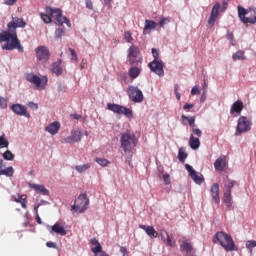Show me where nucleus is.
Here are the masks:
<instances>
[{"mask_svg": "<svg viewBox=\"0 0 256 256\" xmlns=\"http://www.w3.org/2000/svg\"><path fill=\"white\" fill-rule=\"evenodd\" d=\"M27 23L22 18H16L12 22L7 24L8 31L3 30L0 32V43L3 51H13L17 49L19 53H23L24 49L21 45V41L17 37V27L25 29Z\"/></svg>", "mask_w": 256, "mask_h": 256, "instance_id": "obj_1", "label": "nucleus"}, {"mask_svg": "<svg viewBox=\"0 0 256 256\" xmlns=\"http://www.w3.org/2000/svg\"><path fill=\"white\" fill-rule=\"evenodd\" d=\"M213 243H220L221 247L226 251H237L233 237L224 231L217 232L214 235Z\"/></svg>", "mask_w": 256, "mask_h": 256, "instance_id": "obj_2", "label": "nucleus"}, {"mask_svg": "<svg viewBox=\"0 0 256 256\" xmlns=\"http://www.w3.org/2000/svg\"><path fill=\"white\" fill-rule=\"evenodd\" d=\"M238 9V17L244 25L247 23H251V25H255L256 23V9H245L243 6L239 5Z\"/></svg>", "mask_w": 256, "mask_h": 256, "instance_id": "obj_3", "label": "nucleus"}, {"mask_svg": "<svg viewBox=\"0 0 256 256\" xmlns=\"http://www.w3.org/2000/svg\"><path fill=\"white\" fill-rule=\"evenodd\" d=\"M46 13H48L50 17L55 20L56 25L61 26L63 25V23H66L67 27H71V21H69L67 17L63 16V12L61 11V9L46 7Z\"/></svg>", "mask_w": 256, "mask_h": 256, "instance_id": "obj_4", "label": "nucleus"}, {"mask_svg": "<svg viewBox=\"0 0 256 256\" xmlns=\"http://www.w3.org/2000/svg\"><path fill=\"white\" fill-rule=\"evenodd\" d=\"M89 209V199L87 198V194H80L74 205L71 206V211L73 213H83Z\"/></svg>", "mask_w": 256, "mask_h": 256, "instance_id": "obj_5", "label": "nucleus"}, {"mask_svg": "<svg viewBox=\"0 0 256 256\" xmlns=\"http://www.w3.org/2000/svg\"><path fill=\"white\" fill-rule=\"evenodd\" d=\"M253 126V122L247 118V116H240L237 121L236 126V137H239V135H243V133H247L251 131V127Z\"/></svg>", "mask_w": 256, "mask_h": 256, "instance_id": "obj_6", "label": "nucleus"}, {"mask_svg": "<svg viewBox=\"0 0 256 256\" xmlns=\"http://www.w3.org/2000/svg\"><path fill=\"white\" fill-rule=\"evenodd\" d=\"M25 78H26V81H28V83L35 85L36 89H41V90L47 87V83L49 81L47 76L39 77L33 73L26 74Z\"/></svg>", "mask_w": 256, "mask_h": 256, "instance_id": "obj_7", "label": "nucleus"}, {"mask_svg": "<svg viewBox=\"0 0 256 256\" xmlns=\"http://www.w3.org/2000/svg\"><path fill=\"white\" fill-rule=\"evenodd\" d=\"M107 109L116 115H125V117H128L129 119L133 117V111L131 109L119 104L108 103Z\"/></svg>", "mask_w": 256, "mask_h": 256, "instance_id": "obj_8", "label": "nucleus"}, {"mask_svg": "<svg viewBox=\"0 0 256 256\" xmlns=\"http://www.w3.org/2000/svg\"><path fill=\"white\" fill-rule=\"evenodd\" d=\"M127 94L133 103H143V100L145 99L143 96V91L135 86H129L127 89Z\"/></svg>", "mask_w": 256, "mask_h": 256, "instance_id": "obj_9", "label": "nucleus"}, {"mask_svg": "<svg viewBox=\"0 0 256 256\" xmlns=\"http://www.w3.org/2000/svg\"><path fill=\"white\" fill-rule=\"evenodd\" d=\"M120 141L122 149L127 153V151H131V146L135 145L137 139L135 138V135L126 133L122 134Z\"/></svg>", "mask_w": 256, "mask_h": 256, "instance_id": "obj_10", "label": "nucleus"}, {"mask_svg": "<svg viewBox=\"0 0 256 256\" xmlns=\"http://www.w3.org/2000/svg\"><path fill=\"white\" fill-rule=\"evenodd\" d=\"M83 139V132L81 130H72L71 135L62 139V143L73 145V143H79Z\"/></svg>", "mask_w": 256, "mask_h": 256, "instance_id": "obj_11", "label": "nucleus"}, {"mask_svg": "<svg viewBox=\"0 0 256 256\" xmlns=\"http://www.w3.org/2000/svg\"><path fill=\"white\" fill-rule=\"evenodd\" d=\"M164 67L165 65L163 64L162 60H153L149 63L150 71L159 77H163V75H165V71L163 70Z\"/></svg>", "mask_w": 256, "mask_h": 256, "instance_id": "obj_12", "label": "nucleus"}, {"mask_svg": "<svg viewBox=\"0 0 256 256\" xmlns=\"http://www.w3.org/2000/svg\"><path fill=\"white\" fill-rule=\"evenodd\" d=\"M185 169L188 171L191 179L196 183V185H201L203 181H205V178L203 177L202 174H199L193 169V166L189 164H185Z\"/></svg>", "mask_w": 256, "mask_h": 256, "instance_id": "obj_13", "label": "nucleus"}, {"mask_svg": "<svg viewBox=\"0 0 256 256\" xmlns=\"http://www.w3.org/2000/svg\"><path fill=\"white\" fill-rule=\"evenodd\" d=\"M36 57L38 61H41L42 63H47L49 61V57H51V53L49 52V49L45 46H39L36 48Z\"/></svg>", "mask_w": 256, "mask_h": 256, "instance_id": "obj_14", "label": "nucleus"}, {"mask_svg": "<svg viewBox=\"0 0 256 256\" xmlns=\"http://www.w3.org/2000/svg\"><path fill=\"white\" fill-rule=\"evenodd\" d=\"M11 111L15 113V115H19V117H26L27 119H31V114L27 111V107L21 104H13L10 107Z\"/></svg>", "mask_w": 256, "mask_h": 256, "instance_id": "obj_15", "label": "nucleus"}, {"mask_svg": "<svg viewBox=\"0 0 256 256\" xmlns=\"http://www.w3.org/2000/svg\"><path fill=\"white\" fill-rule=\"evenodd\" d=\"M221 7V4L219 2H216L212 8L210 18L208 19V24H210L211 27L215 25V21H217V17H219V8Z\"/></svg>", "mask_w": 256, "mask_h": 256, "instance_id": "obj_16", "label": "nucleus"}, {"mask_svg": "<svg viewBox=\"0 0 256 256\" xmlns=\"http://www.w3.org/2000/svg\"><path fill=\"white\" fill-rule=\"evenodd\" d=\"M49 233L53 235V233H57V235H61V237H65L67 235V230L60 223H55L52 227L48 229Z\"/></svg>", "mask_w": 256, "mask_h": 256, "instance_id": "obj_17", "label": "nucleus"}, {"mask_svg": "<svg viewBox=\"0 0 256 256\" xmlns=\"http://www.w3.org/2000/svg\"><path fill=\"white\" fill-rule=\"evenodd\" d=\"M210 194L212 197V201L219 205L221 203V198L219 197V183H214L210 188Z\"/></svg>", "mask_w": 256, "mask_h": 256, "instance_id": "obj_18", "label": "nucleus"}, {"mask_svg": "<svg viewBox=\"0 0 256 256\" xmlns=\"http://www.w3.org/2000/svg\"><path fill=\"white\" fill-rule=\"evenodd\" d=\"M139 229H143L150 239H157V237H159V232L155 231L153 226L140 224Z\"/></svg>", "mask_w": 256, "mask_h": 256, "instance_id": "obj_19", "label": "nucleus"}, {"mask_svg": "<svg viewBox=\"0 0 256 256\" xmlns=\"http://www.w3.org/2000/svg\"><path fill=\"white\" fill-rule=\"evenodd\" d=\"M15 170L13 166L5 168V162L3 159H0V175H5V177H13Z\"/></svg>", "mask_w": 256, "mask_h": 256, "instance_id": "obj_20", "label": "nucleus"}, {"mask_svg": "<svg viewBox=\"0 0 256 256\" xmlns=\"http://www.w3.org/2000/svg\"><path fill=\"white\" fill-rule=\"evenodd\" d=\"M241 111H243V101L237 100L234 102L230 108V114L237 117V115H241Z\"/></svg>", "mask_w": 256, "mask_h": 256, "instance_id": "obj_21", "label": "nucleus"}, {"mask_svg": "<svg viewBox=\"0 0 256 256\" xmlns=\"http://www.w3.org/2000/svg\"><path fill=\"white\" fill-rule=\"evenodd\" d=\"M180 250L182 252L187 253V255H190L193 252V244L189 240H183L182 243L180 244Z\"/></svg>", "mask_w": 256, "mask_h": 256, "instance_id": "obj_22", "label": "nucleus"}, {"mask_svg": "<svg viewBox=\"0 0 256 256\" xmlns=\"http://www.w3.org/2000/svg\"><path fill=\"white\" fill-rule=\"evenodd\" d=\"M225 167H227V158H218L214 162V168L216 171H225Z\"/></svg>", "mask_w": 256, "mask_h": 256, "instance_id": "obj_23", "label": "nucleus"}, {"mask_svg": "<svg viewBox=\"0 0 256 256\" xmlns=\"http://www.w3.org/2000/svg\"><path fill=\"white\" fill-rule=\"evenodd\" d=\"M59 129H61V124H59V122H53L46 127V131L50 133V135H57Z\"/></svg>", "mask_w": 256, "mask_h": 256, "instance_id": "obj_24", "label": "nucleus"}, {"mask_svg": "<svg viewBox=\"0 0 256 256\" xmlns=\"http://www.w3.org/2000/svg\"><path fill=\"white\" fill-rule=\"evenodd\" d=\"M189 145L191 149L197 151V149L201 147V140H199V138H196L193 134H191L189 138Z\"/></svg>", "mask_w": 256, "mask_h": 256, "instance_id": "obj_25", "label": "nucleus"}, {"mask_svg": "<svg viewBox=\"0 0 256 256\" xmlns=\"http://www.w3.org/2000/svg\"><path fill=\"white\" fill-rule=\"evenodd\" d=\"M12 200H14L15 203H20L22 209H27V196L25 195L12 196Z\"/></svg>", "mask_w": 256, "mask_h": 256, "instance_id": "obj_26", "label": "nucleus"}, {"mask_svg": "<svg viewBox=\"0 0 256 256\" xmlns=\"http://www.w3.org/2000/svg\"><path fill=\"white\" fill-rule=\"evenodd\" d=\"M31 189H34L36 193H41L42 195H49V190L41 184H30Z\"/></svg>", "mask_w": 256, "mask_h": 256, "instance_id": "obj_27", "label": "nucleus"}, {"mask_svg": "<svg viewBox=\"0 0 256 256\" xmlns=\"http://www.w3.org/2000/svg\"><path fill=\"white\" fill-rule=\"evenodd\" d=\"M61 63V59H58L54 64H52V73L57 75V77L63 74V68H61Z\"/></svg>", "mask_w": 256, "mask_h": 256, "instance_id": "obj_28", "label": "nucleus"}, {"mask_svg": "<svg viewBox=\"0 0 256 256\" xmlns=\"http://www.w3.org/2000/svg\"><path fill=\"white\" fill-rule=\"evenodd\" d=\"M157 27V24L153 20H145V26L143 30V35H147L149 32Z\"/></svg>", "mask_w": 256, "mask_h": 256, "instance_id": "obj_29", "label": "nucleus"}, {"mask_svg": "<svg viewBox=\"0 0 256 256\" xmlns=\"http://www.w3.org/2000/svg\"><path fill=\"white\" fill-rule=\"evenodd\" d=\"M181 119H182L183 125H187V123H188V125L191 127V129H195V116H192L189 118L185 115H182Z\"/></svg>", "mask_w": 256, "mask_h": 256, "instance_id": "obj_30", "label": "nucleus"}, {"mask_svg": "<svg viewBox=\"0 0 256 256\" xmlns=\"http://www.w3.org/2000/svg\"><path fill=\"white\" fill-rule=\"evenodd\" d=\"M139 53H140L139 47L132 45L128 49L127 57H136V58H138L139 57Z\"/></svg>", "mask_w": 256, "mask_h": 256, "instance_id": "obj_31", "label": "nucleus"}, {"mask_svg": "<svg viewBox=\"0 0 256 256\" xmlns=\"http://www.w3.org/2000/svg\"><path fill=\"white\" fill-rule=\"evenodd\" d=\"M232 59H234V61H245V51L243 50H239L236 53H234L232 55Z\"/></svg>", "mask_w": 256, "mask_h": 256, "instance_id": "obj_32", "label": "nucleus"}, {"mask_svg": "<svg viewBox=\"0 0 256 256\" xmlns=\"http://www.w3.org/2000/svg\"><path fill=\"white\" fill-rule=\"evenodd\" d=\"M139 75H141V69H139L138 67H131L129 69V77H131L132 79H137Z\"/></svg>", "mask_w": 256, "mask_h": 256, "instance_id": "obj_33", "label": "nucleus"}, {"mask_svg": "<svg viewBox=\"0 0 256 256\" xmlns=\"http://www.w3.org/2000/svg\"><path fill=\"white\" fill-rule=\"evenodd\" d=\"M235 185H237V181L235 180H228V183H226L224 185V189L226 193H231V189H233V187H235Z\"/></svg>", "mask_w": 256, "mask_h": 256, "instance_id": "obj_34", "label": "nucleus"}, {"mask_svg": "<svg viewBox=\"0 0 256 256\" xmlns=\"http://www.w3.org/2000/svg\"><path fill=\"white\" fill-rule=\"evenodd\" d=\"M188 154L185 152V148L181 147L178 151V159L181 163H185V159H187Z\"/></svg>", "mask_w": 256, "mask_h": 256, "instance_id": "obj_35", "label": "nucleus"}, {"mask_svg": "<svg viewBox=\"0 0 256 256\" xmlns=\"http://www.w3.org/2000/svg\"><path fill=\"white\" fill-rule=\"evenodd\" d=\"M88 169H91V163L83 164V165H78L75 167V170L78 173H85Z\"/></svg>", "mask_w": 256, "mask_h": 256, "instance_id": "obj_36", "label": "nucleus"}, {"mask_svg": "<svg viewBox=\"0 0 256 256\" xmlns=\"http://www.w3.org/2000/svg\"><path fill=\"white\" fill-rule=\"evenodd\" d=\"M2 157L3 159H5V161H13V159H15V155L10 150H7L6 152H4L2 154Z\"/></svg>", "mask_w": 256, "mask_h": 256, "instance_id": "obj_37", "label": "nucleus"}, {"mask_svg": "<svg viewBox=\"0 0 256 256\" xmlns=\"http://www.w3.org/2000/svg\"><path fill=\"white\" fill-rule=\"evenodd\" d=\"M167 239L165 238V243L166 245H168V247H175L177 244L175 242V240L171 239V236H169V233L167 231H164Z\"/></svg>", "mask_w": 256, "mask_h": 256, "instance_id": "obj_38", "label": "nucleus"}, {"mask_svg": "<svg viewBox=\"0 0 256 256\" xmlns=\"http://www.w3.org/2000/svg\"><path fill=\"white\" fill-rule=\"evenodd\" d=\"M223 201L228 205V207H231L232 198H231V192H224L223 194Z\"/></svg>", "mask_w": 256, "mask_h": 256, "instance_id": "obj_39", "label": "nucleus"}, {"mask_svg": "<svg viewBox=\"0 0 256 256\" xmlns=\"http://www.w3.org/2000/svg\"><path fill=\"white\" fill-rule=\"evenodd\" d=\"M96 163H98V165H101V167H107V165H109V160L105 159V158H95Z\"/></svg>", "mask_w": 256, "mask_h": 256, "instance_id": "obj_40", "label": "nucleus"}, {"mask_svg": "<svg viewBox=\"0 0 256 256\" xmlns=\"http://www.w3.org/2000/svg\"><path fill=\"white\" fill-rule=\"evenodd\" d=\"M256 247V241L255 240H248L246 241V248L249 249L250 253H253V248Z\"/></svg>", "mask_w": 256, "mask_h": 256, "instance_id": "obj_41", "label": "nucleus"}, {"mask_svg": "<svg viewBox=\"0 0 256 256\" xmlns=\"http://www.w3.org/2000/svg\"><path fill=\"white\" fill-rule=\"evenodd\" d=\"M9 147V140L5 139V135L0 136V149Z\"/></svg>", "mask_w": 256, "mask_h": 256, "instance_id": "obj_42", "label": "nucleus"}, {"mask_svg": "<svg viewBox=\"0 0 256 256\" xmlns=\"http://www.w3.org/2000/svg\"><path fill=\"white\" fill-rule=\"evenodd\" d=\"M92 253H94V255H99L100 253H104L105 251H103V247L101 246V244L96 245L94 248L91 249Z\"/></svg>", "mask_w": 256, "mask_h": 256, "instance_id": "obj_43", "label": "nucleus"}, {"mask_svg": "<svg viewBox=\"0 0 256 256\" xmlns=\"http://www.w3.org/2000/svg\"><path fill=\"white\" fill-rule=\"evenodd\" d=\"M40 17L42 19V21L46 24L51 23V15L49 16V14H45V13H40Z\"/></svg>", "mask_w": 256, "mask_h": 256, "instance_id": "obj_44", "label": "nucleus"}, {"mask_svg": "<svg viewBox=\"0 0 256 256\" xmlns=\"http://www.w3.org/2000/svg\"><path fill=\"white\" fill-rule=\"evenodd\" d=\"M167 23H171V17H166V18L163 17L159 21L160 27H165V25H167Z\"/></svg>", "mask_w": 256, "mask_h": 256, "instance_id": "obj_45", "label": "nucleus"}, {"mask_svg": "<svg viewBox=\"0 0 256 256\" xmlns=\"http://www.w3.org/2000/svg\"><path fill=\"white\" fill-rule=\"evenodd\" d=\"M65 35V30L58 28L55 31V39H61Z\"/></svg>", "mask_w": 256, "mask_h": 256, "instance_id": "obj_46", "label": "nucleus"}, {"mask_svg": "<svg viewBox=\"0 0 256 256\" xmlns=\"http://www.w3.org/2000/svg\"><path fill=\"white\" fill-rule=\"evenodd\" d=\"M124 39H125L126 43H131V41H133V36H132L131 32L125 31Z\"/></svg>", "mask_w": 256, "mask_h": 256, "instance_id": "obj_47", "label": "nucleus"}, {"mask_svg": "<svg viewBox=\"0 0 256 256\" xmlns=\"http://www.w3.org/2000/svg\"><path fill=\"white\" fill-rule=\"evenodd\" d=\"M128 63H130V65H138L139 63H141V60H137L136 57H127Z\"/></svg>", "mask_w": 256, "mask_h": 256, "instance_id": "obj_48", "label": "nucleus"}, {"mask_svg": "<svg viewBox=\"0 0 256 256\" xmlns=\"http://www.w3.org/2000/svg\"><path fill=\"white\" fill-rule=\"evenodd\" d=\"M162 179L165 185H171V176L169 174H163Z\"/></svg>", "mask_w": 256, "mask_h": 256, "instance_id": "obj_49", "label": "nucleus"}, {"mask_svg": "<svg viewBox=\"0 0 256 256\" xmlns=\"http://www.w3.org/2000/svg\"><path fill=\"white\" fill-rule=\"evenodd\" d=\"M152 55L154 57V61H161V59H159V50L152 48Z\"/></svg>", "mask_w": 256, "mask_h": 256, "instance_id": "obj_50", "label": "nucleus"}, {"mask_svg": "<svg viewBox=\"0 0 256 256\" xmlns=\"http://www.w3.org/2000/svg\"><path fill=\"white\" fill-rule=\"evenodd\" d=\"M0 107L2 109H7V98L0 97Z\"/></svg>", "mask_w": 256, "mask_h": 256, "instance_id": "obj_51", "label": "nucleus"}, {"mask_svg": "<svg viewBox=\"0 0 256 256\" xmlns=\"http://www.w3.org/2000/svg\"><path fill=\"white\" fill-rule=\"evenodd\" d=\"M192 135H196V137H201V135H203V132L201 131V129L199 128H193L192 129Z\"/></svg>", "mask_w": 256, "mask_h": 256, "instance_id": "obj_52", "label": "nucleus"}, {"mask_svg": "<svg viewBox=\"0 0 256 256\" xmlns=\"http://www.w3.org/2000/svg\"><path fill=\"white\" fill-rule=\"evenodd\" d=\"M69 51L71 53L72 56V61H79V57H77V53H75V50H73L72 48H69Z\"/></svg>", "mask_w": 256, "mask_h": 256, "instance_id": "obj_53", "label": "nucleus"}, {"mask_svg": "<svg viewBox=\"0 0 256 256\" xmlns=\"http://www.w3.org/2000/svg\"><path fill=\"white\" fill-rule=\"evenodd\" d=\"M37 209H39V205L34 208V211H35V213H36V221H37V223H38L39 225H41L43 222L41 221V217H39V212H38Z\"/></svg>", "mask_w": 256, "mask_h": 256, "instance_id": "obj_54", "label": "nucleus"}, {"mask_svg": "<svg viewBox=\"0 0 256 256\" xmlns=\"http://www.w3.org/2000/svg\"><path fill=\"white\" fill-rule=\"evenodd\" d=\"M46 247L49 249H57V243L55 242H46Z\"/></svg>", "mask_w": 256, "mask_h": 256, "instance_id": "obj_55", "label": "nucleus"}, {"mask_svg": "<svg viewBox=\"0 0 256 256\" xmlns=\"http://www.w3.org/2000/svg\"><path fill=\"white\" fill-rule=\"evenodd\" d=\"M201 91L199 90V87L194 86L191 90V95H199Z\"/></svg>", "mask_w": 256, "mask_h": 256, "instance_id": "obj_56", "label": "nucleus"}, {"mask_svg": "<svg viewBox=\"0 0 256 256\" xmlns=\"http://www.w3.org/2000/svg\"><path fill=\"white\" fill-rule=\"evenodd\" d=\"M165 231L166 230H160V232L158 233V237H161V240L163 241V243H165Z\"/></svg>", "mask_w": 256, "mask_h": 256, "instance_id": "obj_57", "label": "nucleus"}, {"mask_svg": "<svg viewBox=\"0 0 256 256\" xmlns=\"http://www.w3.org/2000/svg\"><path fill=\"white\" fill-rule=\"evenodd\" d=\"M28 107H30V109H39V105L35 104L34 102H29L28 103Z\"/></svg>", "mask_w": 256, "mask_h": 256, "instance_id": "obj_58", "label": "nucleus"}, {"mask_svg": "<svg viewBox=\"0 0 256 256\" xmlns=\"http://www.w3.org/2000/svg\"><path fill=\"white\" fill-rule=\"evenodd\" d=\"M193 107H195V105H193V104H185L183 106V109H184V111H189V109H193Z\"/></svg>", "mask_w": 256, "mask_h": 256, "instance_id": "obj_59", "label": "nucleus"}, {"mask_svg": "<svg viewBox=\"0 0 256 256\" xmlns=\"http://www.w3.org/2000/svg\"><path fill=\"white\" fill-rule=\"evenodd\" d=\"M86 7L87 9H93V1L91 0H86Z\"/></svg>", "mask_w": 256, "mask_h": 256, "instance_id": "obj_60", "label": "nucleus"}, {"mask_svg": "<svg viewBox=\"0 0 256 256\" xmlns=\"http://www.w3.org/2000/svg\"><path fill=\"white\" fill-rule=\"evenodd\" d=\"M70 117L72 119H75L76 121H79V119H81L83 116H81L79 114H71Z\"/></svg>", "mask_w": 256, "mask_h": 256, "instance_id": "obj_61", "label": "nucleus"}, {"mask_svg": "<svg viewBox=\"0 0 256 256\" xmlns=\"http://www.w3.org/2000/svg\"><path fill=\"white\" fill-rule=\"evenodd\" d=\"M90 243H91V245H94V246L101 245V244L99 243V240H97V238L91 239V240H90Z\"/></svg>", "mask_w": 256, "mask_h": 256, "instance_id": "obj_62", "label": "nucleus"}, {"mask_svg": "<svg viewBox=\"0 0 256 256\" xmlns=\"http://www.w3.org/2000/svg\"><path fill=\"white\" fill-rule=\"evenodd\" d=\"M16 3H17V0H6L5 1V5H9V6L15 5Z\"/></svg>", "mask_w": 256, "mask_h": 256, "instance_id": "obj_63", "label": "nucleus"}, {"mask_svg": "<svg viewBox=\"0 0 256 256\" xmlns=\"http://www.w3.org/2000/svg\"><path fill=\"white\" fill-rule=\"evenodd\" d=\"M227 39H228L229 41H231L232 45H235V44L233 43V34H232V32H229V33L227 34Z\"/></svg>", "mask_w": 256, "mask_h": 256, "instance_id": "obj_64", "label": "nucleus"}]
</instances>
